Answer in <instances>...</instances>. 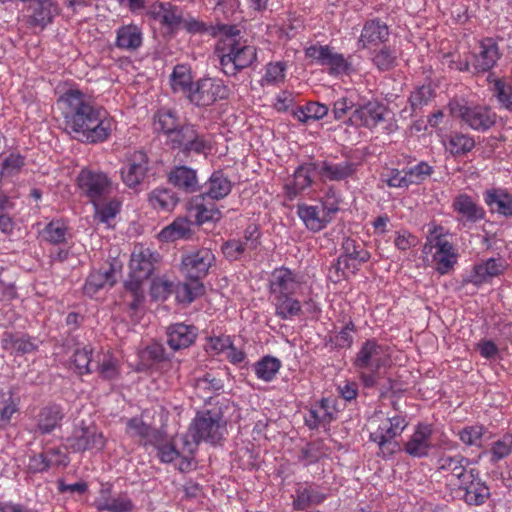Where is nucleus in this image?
I'll use <instances>...</instances> for the list:
<instances>
[{
  "mask_svg": "<svg viewBox=\"0 0 512 512\" xmlns=\"http://www.w3.org/2000/svg\"><path fill=\"white\" fill-rule=\"evenodd\" d=\"M168 181L186 193H194L200 187L196 170L184 165L174 167L168 174Z\"/></svg>",
  "mask_w": 512,
  "mask_h": 512,
  "instance_id": "29",
  "label": "nucleus"
},
{
  "mask_svg": "<svg viewBox=\"0 0 512 512\" xmlns=\"http://www.w3.org/2000/svg\"><path fill=\"white\" fill-rule=\"evenodd\" d=\"M317 174L316 162L304 163L298 166L291 179H288L284 189L289 200L295 199L313 183L312 175Z\"/></svg>",
  "mask_w": 512,
  "mask_h": 512,
  "instance_id": "21",
  "label": "nucleus"
},
{
  "mask_svg": "<svg viewBox=\"0 0 512 512\" xmlns=\"http://www.w3.org/2000/svg\"><path fill=\"white\" fill-rule=\"evenodd\" d=\"M455 487L457 495L468 505H483L490 497V489L476 469L470 468V472Z\"/></svg>",
  "mask_w": 512,
  "mask_h": 512,
  "instance_id": "10",
  "label": "nucleus"
},
{
  "mask_svg": "<svg viewBox=\"0 0 512 512\" xmlns=\"http://www.w3.org/2000/svg\"><path fill=\"white\" fill-rule=\"evenodd\" d=\"M317 175L322 181H342L354 175L357 165L350 160L333 162L329 160L315 161Z\"/></svg>",
  "mask_w": 512,
  "mask_h": 512,
  "instance_id": "18",
  "label": "nucleus"
},
{
  "mask_svg": "<svg viewBox=\"0 0 512 512\" xmlns=\"http://www.w3.org/2000/svg\"><path fill=\"white\" fill-rule=\"evenodd\" d=\"M216 257L210 248L201 247L182 256L181 269L189 279L201 280L215 265Z\"/></svg>",
  "mask_w": 512,
  "mask_h": 512,
  "instance_id": "11",
  "label": "nucleus"
},
{
  "mask_svg": "<svg viewBox=\"0 0 512 512\" xmlns=\"http://www.w3.org/2000/svg\"><path fill=\"white\" fill-rule=\"evenodd\" d=\"M149 202L154 209L169 211L176 206L178 198L170 189H155L149 196Z\"/></svg>",
  "mask_w": 512,
  "mask_h": 512,
  "instance_id": "47",
  "label": "nucleus"
},
{
  "mask_svg": "<svg viewBox=\"0 0 512 512\" xmlns=\"http://www.w3.org/2000/svg\"><path fill=\"white\" fill-rule=\"evenodd\" d=\"M205 195H198L192 200V210L195 212L194 216L198 224H203L209 221H218L221 219L222 214L216 208L214 200H207Z\"/></svg>",
  "mask_w": 512,
  "mask_h": 512,
  "instance_id": "36",
  "label": "nucleus"
},
{
  "mask_svg": "<svg viewBox=\"0 0 512 512\" xmlns=\"http://www.w3.org/2000/svg\"><path fill=\"white\" fill-rule=\"evenodd\" d=\"M232 189V183L222 171H214L207 182V190L201 195H205L210 200H220L225 198Z\"/></svg>",
  "mask_w": 512,
  "mask_h": 512,
  "instance_id": "41",
  "label": "nucleus"
},
{
  "mask_svg": "<svg viewBox=\"0 0 512 512\" xmlns=\"http://www.w3.org/2000/svg\"><path fill=\"white\" fill-rule=\"evenodd\" d=\"M370 440L378 445V455L387 459L400 450V444L393 438H387L381 434V431L370 433Z\"/></svg>",
  "mask_w": 512,
  "mask_h": 512,
  "instance_id": "57",
  "label": "nucleus"
},
{
  "mask_svg": "<svg viewBox=\"0 0 512 512\" xmlns=\"http://www.w3.org/2000/svg\"><path fill=\"white\" fill-rule=\"evenodd\" d=\"M16 412H18L17 399L11 392L0 391V428H6Z\"/></svg>",
  "mask_w": 512,
  "mask_h": 512,
  "instance_id": "54",
  "label": "nucleus"
},
{
  "mask_svg": "<svg viewBox=\"0 0 512 512\" xmlns=\"http://www.w3.org/2000/svg\"><path fill=\"white\" fill-rule=\"evenodd\" d=\"M153 125L155 131L161 132L168 140L182 123L176 112L170 109H161L154 115Z\"/></svg>",
  "mask_w": 512,
  "mask_h": 512,
  "instance_id": "43",
  "label": "nucleus"
},
{
  "mask_svg": "<svg viewBox=\"0 0 512 512\" xmlns=\"http://www.w3.org/2000/svg\"><path fill=\"white\" fill-rule=\"evenodd\" d=\"M506 269V262L502 258H489L474 265L471 273L463 279V283H472L480 286L493 277L501 275Z\"/></svg>",
  "mask_w": 512,
  "mask_h": 512,
  "instance_id": "19",
  "label": "nucleus"
},
{
  "mask_svg": "<svg viewBox=\"0 0 512 512\" xmlns=\"http://www.w3.org/2000/svg\"><path fill=\"white\" fill-rule=\"evenodd\" d=\"M157 255L149 248L137 245L130 257L129 274L124 283L125 288L137 289L138 285H143L153 270Z\"/></svg>",
  "mask_w": 512,
  "mask_h": 512,
  "instance_id": "6",
  "label": "nucleus"
},
{
  "mask_svg": "<svg viewBox=\"0 0 512 512\" xmlns=\"http://www.w3.org/2000/svg\"><path fill=\"white\" fill-rule=\"evenodd\" d=\"M151 15L171 31L178 30L183 22V10L171 2H156L151 6Z\"/></svg>",
  "mask_w": 512,
  "mask_h": 512,
  "instance_id": "27",
  "label": "nucleus"
},
{
  "mask_svg": "<svg viewBox=\"0 0 512 512\" xmlns=\"http://www.w3.org/2000/svg\"><path fill=\"white\" fill-rule=\"evenodd\" d=\"M139 358L141 360L139 365L147 368L154 363L165 361L167 355L164 346L158 342H154L140 351Z\"/></svg>",
  "mask_w": 512,
  "mask_h": 512,
  "instance_id": "55",
  "label": "nucleus"
},
{
  "mask_svg": "<svg viewBox=\"0 0 512 512\" xmlns=\"http://www.w3.org/2000/svg\"><path fill=\"white\" fill-rule=\"evenodd\" d=\"M96 355L91 345L77 347L71 357V363L75 372L79 375L91 374L94 372Z\"/></svg>",
  "mask_w": 512,
  "mask_h": 512,
  "instance_id": "39",
  "label": "nucleus"
},
{
  "mask_svg": "<svg viewBox=\"0 0 512 512\" xmlns=\"http://www.w3.org/2000/svg\"><path fill=\"white\" fill-rule=\"evenodd\" d=\"M190 435L195 444L205 441L216 444L226 431V421L220 408L197 413L190 427Z\"/></svg>",
  "mask_w": 512,
  "mask_h": 512,
  "instance_id": "3",
  "label": "nucleus"
},
{
  "mask_svg": "<svg viewBox=\"0 0 512 512\" xmlns=\"http://www.w3.org/2000/svg\"><path fill=\"white\" fill-rule=\"evenodd\" d=\"M445 147L452 155H463L475 147V141L468 135L455 133L449 137Z\"/></svg>",
  "mask_w": 512,
  "mask_h": 512,
  "instance_id": "53",
  "label": "nucleus"
},
{
  "mask_svg": "<svg viewBox=\"0 0 512 512\" xmlns=\"http://www.w3.org/2000/svg\"><path fill=\"white\" fill-rule=\"evenodd\" d=\"M455 212L466 222L476 223L485 217V210L467 194L458 195L452 204Z\"/></svg>",
  "mask_w": 512,
  "mask_h": 512,
  "instance_id": "32",
  "label": "nucleus"
},
{
  "mask_svg": "<svg viewBox=\"0 0 512 512\" xmlns=\"http://www.w3.org/2000/svg\"><path fill=\"white\" fill-rule=\"evenodd\" d=\"M280 367L281 362L278 358L264 356L254 364V371L259 379L269 382L274 379Z\"/></svg>",
  "mask_w": 512,
  "mask_h": 512,
  "instance_id": "50",
  "label": "nucleus"
},
{
  "mask_svg": "<svg viewBox=\"0 0 512 512\" xmlns=\"http://www.w3.org/2000/svg\"><path fill=\"white\" fill-rule=\"evenodd\" d=\"M70 460L60 447H50L29 457L28 469L32 473H43L51 468L66 467Z\"/></svg>",
  "mask_w": 512,
  "mask_h": 512,
  "instance_id": "17",
  "label": "nucleus"
},
{
  "mask_svg": "<svg viewBox=\"0 0 512 512\" xmlns=\"http://www.w3.org/2000/svg\"><path fill=\"white\" fill-rule=\"evenodd\" d=\"M470 461L468 458L461 454H442L437 459V472L446 478L447 483L452 486H456L464 475L470 472L468 466Z\"/></svg>",
  "mask_w": 512,
  "mask_h": 512,
  "instance_id": "13",
  "label": "nucleus"
},
{
  "mask_svg": "<svg viewBox=\"0 0 512 512\" xmlns=\"http://www.w3.org/2000/svg\"><path fill=\"white\" fill-rule=\"evenodd\" d=\"M92 204L95 210V219L101 223L108 224L120 211V203L115 199L107 202H104V200H96V203Z\"/></svg>",
  "mask_w": 512,
  "mask_h": 512,
  "instance_id": "56",
  "label": "nucleus"
},
{
  "mask_svg": "<svg viewBox=\"0 0 512 512\" xmlns=\"http://www.w3.org/2000/svg\"><path fill=\"white\" fill-rule=\"evenodd\" d=\"M432 247L435 252L432 256L434 269L440 274L445 275L454 269L458 261L459 254L454 245L443 238L442 234H437L434 238Z\"/></svg>",
  "mask_w": 512,
  "mask_h": 512,
  "instance_id": "16",
  "label": "nucleus"
},
{
  "mask_svg": "<svg viewBox=\"0 0 512 512\" xmlns=\"http://www.w3.org/2000/svg\"><path fill=\"white\" fill-rule=\"evenodd\" d=\"M396 60V50L389 46H383L375 51L372 58L373 63L381 71L391 70L396 65Z\"/></svg>",
  "mask_w": 512,
  "mask_h": 512,
  "instance_id": "60",
  "label": "nucleus"
},
{
  "mask_svg": "<svg viewBox=\"0 0 512 512\" xmlns=\"http://www.w3.org/2000/svg\"><path fill=\"white\" fill-rule=\"evenodd\" d=\"M432 433L433 429L430 424L419 423L414 433L404 444V451L408 455L416 458L427 456L432 447Z\"/></svg>",
  "mask_w": 512,
  "mask_h": 512,
  "instance_id": "20",
  "label": "nucleus"
},
{
  "mask_svg": "<svg viewBox=\"0 0 512 512\" xmlns=\"http://www.w3.org/2000/svg\"><path fill=\"white\" fill-rule=\"evenodd\" d=\"M370 440L378 445V455L387 459L400 450V444L393 438H387L381 434V431L370 433Z\"/></svg>",
  "mask_w": 512,
  "mask_h": 512,
  "instance_id": "58",
  "label": "nucleus"
},
{
  "mask_svg": "<svg viewBox=\"0 0 512 512\" xmlns=\"http://www.w3.org/2000/svg\"><path fill=\"white\" fill-rule=\"evenodd\" d=\"M409 185L423 183L433 173V167L427 162L421 161L418 164L404 169Z\"/></svg>",
  "mask_w": 512,
  "mask_h": 512,
  "instance_id": "62",
  "label": "nucleus"
},
{
  "mask_svg": "<svg viewBox=\"0 0 512 512\" xmlns=\"http://www.w3.org/2000/svg\"><path fill=\"white\" fill-rule=\"evenodd\" d=\"M31 2V19L34 25L45 27L60 12L58 4L52 0H32Z\"/></svg>",
  "mask_w": 512,
  "mask_h": 512,
  "instance_id": "34",
  "label": "nucleus"
},
{
  "mask_svg": "<svg viewBox=\"0 0 512 512\" xmlns=\"http://www.w3.org/2000/svg\"><path fill=\"white\" fill-rule=\"evenodd\" d=\"M479 48V52L474 55L472 67L475 73H485L495 66L501 54L493 38L483 39L480 42Z\"/></svg>",
  "mask_w": 512,
  "mask_h": 512,
  "instance_id": "26",
  "label": "nucleus"
},
{
  "mask_svg": "<svg viewBox=\"0 0 512 512\" xmlns=\"http://www.w3.org/2000/svg\"><path fill=\"white\" fill-rule=\"evenodd\" d=\"M294 294L272 297L275 306V315L282 320H290L302 313V306L299 300L293 297Z\"/></svg>",
  "mask_w": 512,
  "mask_h": 512,
  "instance_id": "42",
  "label": "nucleus"
},
{
  "mask_svg": "<svg viewBox=\"0 0 512 512\" xmlns=\"http://www.w3.org/2000/svg\"><path fill=\"white\" fill-rule=\"evenodd\" d=\"M385 362L383 347L375 340H366L356 354L353 364L357 370L378 372Z\"/></svg>",
  "mask_w": 512,
  "mask_h": 512,
  "instance_id": "15",
  "label": "nucleus"
},
{
  "mask_svg": "<svg viewBox=\"0 0 512 512\" xmlns=\"http://www.w3.org/2000/svg\"><path fill=\"white\" fill-rule=\"evenodd\" d=\"M64 417L62 408L53 404L43 407L37 415V431L41 434H49L58 427Z\"/></svg>",
  "mask_w": 512,
  "mask_h": 512,
  "instance_id": "35",
  "label": "nucleus"
},
{
  "mask_svg": "<svg viewBox=\"0 0 512 512\" xmlns=\"http://www.w3.org/2000/svg\"><path fill=\"white\" fill-rule=\"evenodd\" d=\"M127 429L131 436H139L152 443L157 438L158 432L151 426L144 423L140 418H131L127 422Z\"/></svg>",
  "mask_w": 512,
  "mask_h": 512,
  "instance_id": "59",
  "label": "nucleus"
},
{
  "mask_svg": "<svg viewBox=\"0 0 512 512\" xmlns=\"http://www.w3.org/2000/svg\"><path fill=\"white\" fill-rule=\"evenodd\" d=\"M117 281L116 268L109 264L108 268L93 271L84 285L85 294L92 296L106 286L112 287Z\"/></svg>",
  "mask_w": 512,
  "mask_h": 512,
  "instance_id": "33",
  "label": "nucleus"
},
{
  "mask_svg": "<svg viewBox=\"0 0 512 512\" xmlns=\"http://www.w3.org/2000/svg\"><path fill=\"white\" fill-rule=\"evenodd\" d=\"M337 210V208H333L326 211L325 208L320 210L317 206L307 204L297 205L298 216L304 222L305 226L313 232H318L325 228L327 223L330 221L327 216L330 212H336Z\"/></svg>",
  "mask_w": 512,
  "mask_h": 512,
  "instance_id": "28",
  "label": "nucleus"
},
{
  "mask_svg": "<svg viewBox=\"0 0 512 512\" xmlns=\"http://www.w3.org/2000/svg\"><path fill=\"white\" fill-rule=\"evenodd\" d=\"M388 25L379 18L367 20L362 28L358 44L362 48L378 46L385 43L389 38Z\"/></svg>",
  "mask_w": 512,
  "mask_h": 512,
  "instance_id": "24",
  "label": "nucleus"
},
{
  "mask_svg": "<svg viewBox=\"0 0 512 512\" xmlns=\"http://www.w3.org/2000/svg\"><path fill=\"white\" fill-rule=\"evenodd\" d=\"M204 293V285L200 280L190 279L176 288V298L180 303L190 304Z\"/></svg>",
  "mask_w": 512,
  "mask_h": 512,
  "instance_id": "49",
  "label": "nucleus"
},
{
  "mask_svg": "<svg viewBox=\"0 0 512 512\" xmlns=\"http://www.w3.org/2000/svg\"><path fill=\"white\" fill-rule=\"evenodd\" d=\"M198 329L194 325L174 323L167 327V344L174 351L190 347L196 340Z\"/></svg>",
  "mask_w": 512,
  "mask_h": 512,
  "instance_id": "23",
  "label": "nucleus"
},
{
  "mask_svg": "<svg viewBox=\"0 0 512 512\" xmlns=\"http://www.w3.org/2000/svg\"><path fill=\"white\" fill-rule=\"evenodd\" d=\"M299 286L295 274L285 267L276 268L269 280L271 297L295 294Z\"/></svg>",
  "mask_w": 512,
  "mask_h": 512,
  "instance_id": "25",
  "label": "nucleus"
},
{
  "mask_svg": "<svg viewBox=\"0 0 512 512\" xmlns=\"http://www.w3.org/2000/svg\"><path fill=\"white\" fill-rule=\"evenodd\" d=\"M221 71L229 77L236 76L257 60V49L245 42H223L215 49Z\"/></svg>",
  "mask_w": 512,
  "mask_h": 512,
  "instance_id": "2",
  "label": "nucleus"
},
{
  "mask_svg": "<svg viewBox=\"0 0 512 512\" xmlns=\"http://www.w3.org/2000/svg\"><path fill=\"white\" fill-rule=\"evenodd\" d=\"M142 43L143 34L140 27H138L137 25H123L116 30V48L124 51L133 52L136 51L139 47H141Z\"/></svg>",
  "mask_w": 512,
  "mask_h": 512,
  "instance_id": "31",
  "label": "nucleus"
},
{
  "mask_svg": "<svg viewBox=\"0 0 512 512\" xmlns=\"http://www.w3.org/2000/svg\"><path fill=\"white\" fill-rule=\"evenodd\" d=\"M359 266L360 265L352 262L349 258L340 255L329 269V278L334 283H337L347 278L349 274H355Z\"/></svg>",
  "mask_w": 512,
  "mask_h": 512,
  "instance_id": "51",
  "label": "nucleus"
},
{
  "mask_svg": "<svg viewBox=\"0 0 512 512\" xmlns=\"http://www.w3.org/2000/svg\"><path fill=\"white\" fill-rule=\"evenodd\" d=\"M325 499V494L313 485L303 484L296 490L293 501L296 510H305L311 506L318 505Z\"/></svg>",
  "mask_w": 512,
  "mask_h": 512,
  "instance_id": "40",
  "label": "nucleus"
},
{
  "mask_svg": "<svg viewBox=\"0 0 512 512\" xmlns=\"http://www.w3.org/2000/svg\"><path fill=\"white\" fill-rule=\"evenodd\" d=\"M229 95L230 89L221 79L205 77L194 82L187 99L197 107H207Z\"/></svg>",
  "mask_w": 512,
  "mask_h": 512,
  "instance_id": "5",
  "label": "nucleus"
},
{
  "mask_svg": "<svg viewBox=\"0 0 512 512\" xmlns=\"http://www.w3.org/2000/svg\"><path fill=\"white\" fill-rule=\"evenodd\" d=\"M171 86L174 92H182L188 96L194 82L190 69L186 65H176L170 76Z\"/></svg>",
  "mask_w": 512,
  "mask_h": 512,
  "instance_id": "45",
  "label": "nucleus"
},
{
  "mask_svg": "<svg viewBox=\"0 0 512 512\" xmlns=\"http://www.w3.org/2000/svg\"><path fill=\"white\" fill-rule=\"evenodd\" d=\"M66 442L72 452L102 451L106 445V438L95 425L82 424L74 428Z\"/></svg>",
  "mask_w": 512,
  "mask_h": 512,
  "instance_id": "9",
  "label": "nucleus"
},
{
  "mask_svg": "<svg viewBox=\"0 0 512 512\" xmlns=\"http://www.w3.org/2000/svg\"><path fill=\"white\" fill-rule=\"evenodd\" d=\"M63 105V117L66 129L74 137L89 143L106 140L111 132L110 121L105 111L94 105L79 90H68L60 100Z\"/></svg>",
  "mask_w": 512,
  "mask_h": 512,
  "instance_id": "1",
  "label": "nucleus"
},
{
  "mask_svg": "<svg viewBox=\"0 0 512 512\" xmlns=\"http://www.w3.org/2000/svg\"><path fill=\"white\" fill-rule=\"evenodd\" d=\"M67 227L61 221H51L42 231V237L51 244H60L65 242Z\"/></svg>",
  "mask_w": 512,
  "mask_h": 512,
  "instance_id": "63",
  "label": "nucleus"
},
{
  "mask_svg": "<svg viewBox=\"0 0 512 512\" xmlns=\"http://www.w3.org/2000/svg\"><path fill=\"white\" fill-rule=\"evenodd\" d=\"M77 184L82 194L92 203L105 200L112 190V183L102 171L82 169L77 176Z\"/></svg>",
  "mask_w": 512,
  "mask_h": 512,
  "instance_id": "8",
  "label": "nucleus"
},
{
  "mask_svg": "<svg viewBox=\"0 0 512 512\" xmlns=\"http://www.w3.org/2000/svg\"><path fill=\"white\" fill-rule=\"evenodd\" d=\"M488 453L492 464H496L512 455V433H506L494 441Z\"/></svg>",
  "mask_w": 512,
  "mask_h": 512,
  "instance_id": "52",
  "label": "nucleus"
},
{
  "mask_svg": "<svg viewBox=\"0 0 512 512\" xmlns=\"http://www.w3.org/2000/svg\"><path fill=\"white\" fill-rule=\"evenodd\" d=\"M449 107L454 117L460 118L473 130L487 131L497 120L496 113L485 105H468L453 101Z\"/></svg>",
  "mask_w": 512,
  "mask_h": 512,
  "instance_id": "4",
  "label": "nucleus"
},
{
  "mask_svg": "<svg viewBox=\"0 0 512 512\" xmlns=\"http://www.w3.org/2000/svg\"><path fill=\"white\" fill-rule=\"evenodd\" d=\"M434 90L430 85H422L411 92L409 103L413 112L421 110L432 99Z\"/></svg>",
  "mask_w": 512,
  "mask_h": 512,
  "instance_id": "64",
  "label": "nucleus"
},
{
  "mask_svg": "<svg viewBox=\"0 0 512 512\" xmlns=\"http://www.w3.org/2000/svg\"><path fill=\"white\" fill-rule=\"evenodd\" d=\"M166 145L172 150H179L185 155L191 153L201 154L210 149L208 140L200 134L196 127L189 123L182 124L170 138Z\"/></svg>",
  "mask_w": 512,
  "mask_h": 512,
  "instance_id": "7",
  "label": "nucleus"
},
{
  "mask_svg": "<svg viewBox=\"0 0 512 512\" xmlns=\"http://www.w3.org/2000/svg\"><path fill=\"white\" fill-rule=\"evenodd\" d=\"M191 222L187 218H176L171 224L164 227L158 234L163 242L188 240L192 237Z\"/></svg>",
  "mask_w": 512,
  "mask_h": 512,
  "instance_id": "37",
  "label": "nucleus"
},
{
  "mask_svg": "<svg viewBox=\"0 0 512 512\" xmlns=\"http://www.w3.org/2000/svg\"><path fill=\"white\" fill-rule=\"evenodd\" d=\"M408 426V421L405 416L395 415L387 418V423L379 426L376 431H381V434L387 438L395 439Z\"/></svg>",
  "mask_w": 512,
  "mask_h": 512,
  "instance_id": "61",
  "label": "nucleus"
},
{
  "mask_svg": "<svg viewBox=\"0 0 512 512\" xmlns=\"http://www.w3.org/2000/svg\"><path fill=\"white\" fill-rule=\"evenodd\" d=\"M94 372H97L99 376L105 380L117 378L119 375V364L117 359L109 355L97 353Z\"/></svg>",
  "mask_w": 512,
  "mask_h": 512,
  "instance_id": "46",
  "label": "nucleus"
},
{
  "mask_svg": "<svg viewBox=\"0 0 512 512\" xmlns=\"http://www.w3.org/2000/svg\"><path fill=\"white\" fill-rule=\"evenodd\" d=\"M1 343L4 350L16 355L31 353L37 348L30 337L10 332L3 334Z\"/></svg>",
  "mask_w": 512,
  "mask_h": 512,
  "instance_id": "38",
  "label": "nucleus"
},
{
  "mask_svg": "<svg viewBox=\"0 0 512 512\" xmlns=\"http://www.w3.org/2000/svg\"><path fill=\"white\" fill-rule=\"evenodd\" d=\"M149 170V160L143 151H134L121 168V177L126 186L135 188L143 182Z\"/></svg>",
  "mask_w": 512,
  "mask_h": 512,
  "instance_id": "14",
  "label": "nucleus"
},
{
  "mask_svg": "<svg viewBox=\"0 0 512 512\" xmlns=\"http://www.w3.org/2000/svg\"><path fill=\"white\" fill-rule=\"evenodd\" d=\"M343 253L345 258H349L352 262L358 265L365 263L369 260L370 254L364 248L363 244L351 238H345L342 243Z\"/></svg>",
  "mask_w": 512,
  "mask_h": 512,
  "instance_id": "48",
  "label": "nucleus"
},
{
  "mask_svg": "<svg viewBox=\"0 0 512 512\" xmlns=\"http://www.w3.org/2000/svg\"><path fill=\"white\" fill-rule=\"evenodd\" d=\"M94 505L99 511L131 512L134 509L132 500L127 494L111 495V487L103 485L99 491Z\"/></svg>",
  "mask_w": 512,
  "mask_h": 512,
  "instance_id": "22",
  "label": "nucleus"
},
{
  "mask_svg": "<svg viewBox=\"0 0 512 512\" xmlns=\"http://www.w3.org/2000/svg\"><path fill=\"white\" fill-rule=\"evenodd\" d=\"M389 109L378 101H368L359 104L351 113L348 121L355 126H363L368 129L375 128L378 124L386 121Z\"/></svg>",
  "mask_w": 512,
  "mask_h": 512,
  "instance_id": "12",
  "label": "nucleus"
},
{
  "mask_svg": "<svg viewBox=\"0 0 512 512\" xmlns=\"http://www.w3.org/2000/svg\"><path fill=\"white\" fill-rule=\"evenodd\" d=\"M484 202L492 213L505 217L512 216V195L501 188H492L484 192Z\"/></svg>",
  "mask_w": 512,
  "mask_h": 512,
  "instance_id": "30",
  "label": "nucleus"
},
{
  "mask_svg": "<svg viewBox=\"0 0 512 512\" xmlns=\"http://www.w3.org/2000/svg\"><path fill=\"white\" fill-rule=\"evenodd\" d=\"M223 386V381L211 372L196 377L194 381V387L203 399L211 398L212 394L219 393L223 390Z\"/></svg>",
  "mask_w": 512,
  "mask_h": 512,
  "instance_id": "44",
  "label": "nucleus"
}]
</instances>
